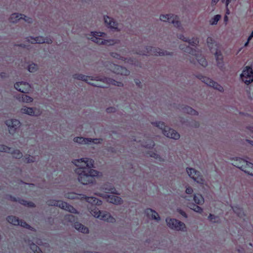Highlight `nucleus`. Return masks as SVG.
Here are the masks:
<instances>
[{"label": "nucleus", "instance_id": "a18cd8bd", "mask_svg": "<svg viewBox=\"0 0 253 253\" xmlns=\"http://www.w3.org/2000/svg\"><path fill=\"white\" fill-rule=\"evenodd\" d=\"M105 189L107 190V192L108 193L117 194L116 190L114 187H111L108 189L105 188Z\"/></svg>", "mask_w": 253, "mask_h": 253}, {"label": "nucleus", "instance_id": "4d7b16f0", "mask_svg": "<svg viewBox=\"0 0 253 253\" xmlns=\"http://www.w3.org/2000/svg\"><path fill=\"white\" fill-rule=\"evenodd\" d=\"M218 1L219 0H212L211 3L212 4H216Z\"/></svg>", "mask_w": 253, "mask_h": 253}, {"label": "nucleus", "instance_id": "a19ab883", "mask_svg": "<svg viewBox=\"0 0 253 253\" xmlns=\"http://www.w3.org/2000/svg\"><path fill=\"white\" fill-rule=\"evenodd\" d=\"M6 220L9 223L16 225V216L13 215L8 216L6 218Z\"/></svg>", "mask_w": 253, "mask_h": 253}, {"label": "nucleus", "instance_id": "f257e3e1", "mask_svg": "<svg viewBox=\"0 0 253 253\" xmlns=\"http://www.w3.org/2000/svg\"><path fill=\"white\" fill-rule=\"evenodd\" d=\"M94 160L88 158L75 159L72 163L78 167L75 170L78 174L79 181L84 185L95 182V177L98 176V171L92 169Z\"/></svg>", "mask_w": 253, "mask_h": 253}, {"label": "nucleus", "instance_id": "393cba45", "mask_svg": "<svg viewBox=\"0 0 253 253\" xmlns=\"http://www.w3.org/2000/svg\"><path fill=\"white\" fill-rule=\"evenodd\" d=\"M232 209L234 212L237 215V216L245 220V213L243 209L239 208L238 206L232 207Z\"/></svg>", "mask_w": 253, "mask_h": 253}, {"label": "nucleus", "instance_id": "0eeeda50", "mask_svg": "<svg viewBox=\"0 0 253 253\" xmlns=\"http://www.w3.org/2000/svg\"><path fill=\"white\" fill-rule=\"evenodd\" d=\"M179 48L184 52L194 56L199 63L202 66L206 67L208 65L206 58L203 57L199 56V52L196 49L191 47L189 45H186L185 44H180L179 45Z\"/></svg>", "mask_w": 253, "mask_h": 253}, {"label": "nucleus", "instance_id": "0e129e2a", "mask_svg": "<svg viewBox=\"0 0 253 253\" xmlns=\"http://www.w3.org/2000/svg\"><path fill=\"white\" fill-rule=\"evenodd\" d=\"M12 200H13V201H16V197H13V198H12Z\"/></svg>", "mask_w": 253, "mask_h": 253}, {"label": "nucleus", "instance_id": "a211bd4d", "mask_svg": "<svg viewBox=\"0 0 253 253\" xmlns=\"http://www.w3.org/2000/svg\"><path fill=\"white\" fill-rule=\"evenodd\" d=\"M27 41L29 42H30L32 43H43L44 42L47 43H51L52 42V40L50 39H44L42 36H38L35 38L33 37H28L27 38Z\"/></svg>", "mask_w": 253, "mask_h": 253}, {"label": "nucleus", "instance_id": "f8f14e48", "mask_svg": "<svg viewBox=\"0 0 253 253\" xmlns=\"http://www.w3.org/2000/svg\"><path fill=\"white\" fill-rule=\"evenodd\" d=\"M168 225L171 229H174L177 231H185L186 230V226L185 224L176 219L167 218L166 219Z\"/></svg>", "mask_w": 253, "mask_h": 253}, {"label": "nucleus", "instance_id": "c9c22d12", "mask_svg": "<svg viewBox=\"0 0 253 253\" xmlns=\"http://www.w3.org/2000/svg\"><path fill=\"white\" fill-rule=\"evenodd\" d=\"M30 247L34 253H43L40 248L35 244H31Z\"/></svg>", "mask_w": 253, "mask_h": 253}, {"label": "nucleus", "instance_id": "6e6d98bb", "mask_svg": "<svg viewBox=\"0 0 253 253\" xmlns=\"http://www.w3.org/2000/svg\"><path fill=\"white\" fill-rule=\"evenodd\" d=\"M246 141L249 143L251 145H253V140H248V139H247Z\"/></svg>", "mask_w": 253, "mask_h": 253}, {"label": "nucleus", "instance_id": "f03ea898", "mask_svg": "<svg viewBox=\"0 0 253 253\" xmlns=\"http://www.w3.org/2000/svg\"><path fill=\"white\" fill-rule=\"evenodd\" d=\"M84 199L86 202L91 204L90 213L95 217L98 218L101 220L110 223H114L116 219L109 212L106 211H100L96 205H100L102 201L94 197L85 196Z\"/></svg>", "mask_w": 253, "mask_h": 253}, {"label": "nucleus", "instance_id": "680f3d73", "mask_svg": "<svg viewBox=\"0 0 253 253\" xmlns=\"http://www.w3.org/2000/svg\"><path fill=\"white\" fill-rule=\"evenodd\" d=\"M249 42H250V41L248 40L247 42L245 43V46H247V45L248 44Z\"/></svg>", "mask_w": 253, "mask_h": 253}, {"label": "nucleus", "instance_id": "3c124183", "mask_svg": "<svg viewBox=\"0 0 253 253\" xmlns=\"http://www.w3.org/2000/svg\"><path fill=\"white\" fill-rule=\"evenodd\" d=\"M16 154H17V158L18 157H21V156H22V154L20 152V151L19 150H17V152H16Z\"/></svg>", "mask_w": 253, "mask_h": 253}, {"label": "nucleus", "instance_id": "e2e57ef3", "mask_svg": "<svg viewBox=\"0 0 253 253\" xmlns=\"http://www.w3.org/2000/svg\"><path fill=\"white\" fill-rule=\"evenodd\" d=\"M16 17H17V18H19V14L18 13H17V16H16Z\"/></svg>", "mask_w": 253, "mask_h": 253}, {"label": "nucleus", "instance_id": "5fc2aeb1", "mask_svg": "<svg viewBox=\"0 0 253 253\" xmlns=\"http://www.w3.org/2000/svg\"><path fill=\"white\" fill-rule=\"evenodd\" d=\"M25 20L28 23H31L32 22V19L30 18H28L27 19H25Z\"/></svg>", "mask_w": 253, "mask_h": 253}, {"label": "nucleus", "instance_id": "de8ad7c7", "mask_svg": "<svg viewBox=\"0 0 253 253\" xmlns=\"http://www.w3.org/2000/svg\"><path fill=\"white\" fill-rule=\"evenodd\" d=\"M186 193L188 194H191L193 193V190L192 187H188L186 188Z\"/></svg>", "mask_w": 253, "mask_h": 253}, {"label": "nucleus", "instance_id": "4468645a", "mask_svg": "<svg viewBox=\"0 0 253 253\" xmlns=\"http://www.w3.org/2000/svg\"><path fill=\"white\" fill-rule=\"evenodd\" d=\"M197 77L208 86L212 87L214 89H215L220 92L223 91V87L221 85L210 79L209 78L203 76L201 75H199L197 76Z\"/></svg>", "mask_w": 253, "mask_h": 253}, {"label": "nucleus", "instance_id": "1a4fd4ad", "mask_svg": "<svg viewBox=\"0 0 253 253\" xmlns=\"http://www.w3.org/2000/svg\"><path fill=\"white\" fill-rule=\"evenodd\" d=\"M105 33L100 32H91L90 38L91 40L98 44H103L111 45L115 44L114 41L113 40H104L100 37L105 35Z\"/></svg>", "mask_w": 253, "mask_h": 253}, {"label": "nucleus", "instance_id": "9b49d317", "mask_svg": "<svg viewBox=\"0 0 253 253\" xmlns=\"http://www.w3.org/2000/svg\"><path fill=\"white\" fill-rule=\"evenodd\" d=\"M65 220L67 221L74 223V228L80 232L83 233H88L89 229L82 223L77 221V218L72 214H68L65 216Z\"/></svg>", "mask_w": 253, "mask_h": 253}, {"label": "nucleus", "instance_id": "864d4df0", "mask_svg": "<svg viewBox=\"0 0 253 253\" xmlns=\"http://www.w3.org/2000/svg\"><path fill=\"white\" fill-rule=\"evenodd\" d=\"M253 37V31L251 33L250 36L248 38V41H250Z\"/></svg>", "mask_w": 253, "mask_h": 253}, {"label": "nucleus", "instance_id": "72a5a7b5", "mask_svg": "<svg viewBox=\"0 0 253 253\" xmlns=\"http://www.w3.org/2000/svg\"><path fill=\"white\" fill-rule=\"evenodd\" d=\"M23 159L24 162L27 163L34 162L36 161V158L34 157L31 156L30 155H25L23 157Z\"/></svg>", "mask_w": 253, "mask_h": 253}, {"label": "nucleus", "instance_id": "423d86ee", "mask_svg": "<svg viewBox=\"0 0 253 253\" xmlns=\"http://www.w3.org/2000/svg\"><path fill=\"white\" fill-rule=\"evenodd\" d=\"M235 167L240 169L245 173L253 175V164L241 158H237L233 164Z\"/></svg>", "mask_w": 253, "mask_h": 253}, {"label": "nucleus", "instance_id": "6e6552de", "mask_svg": "<svg viewBox=\"0 0 253 253\" xmlns=\"http://www.w3.org/2000/svg\"><path fill=\"white\" fill-rule=\"evenodd\" d=\"M47 204L48 206L58 207L71 213H78L77 210L72 206L61 200H49L47 201Z\"/></svg>", "mask_w": 253, "mask_h": 253}, {"label": "nucleus", "instance_id": "2f4dec72", "mask_svg": "<svg viewBox=\"0 0 253 253\" xmlns=\"http://www.w3.org/2000/svg\"><path fill=\"white\" fill-rule=\"evenodd\" d=\"M19 202L20 204L27 207L35 208L36 207L35 204L31 201H28L25 200H21Z\"/></svg>", "mask_w": 253, "mask_h": 253}, {"label": "nucleus", "instance_id": "bb28decb", "mask_svg": "<svg viewBox=\"0 0 253 253\" xmlns=\"http://www.w3.org/2000/svg\"><path fill=\"white\" fill-rule=\"evenodd\" d=\"M35 110L34 108L24 107L21 109V112L30 116H35Z\"/></svg>", "mask_w": 253, "mask_h": 253}, {"label": "nucleus", "instance_id": "4c0bfd02", "mask_svg": "<svg viewBox=\"0 0 253 253\" xmlns=\"http://www.w3.org/2000/svg\"><path fill=\"white\" fill-rule=\"evenodd\" d=\"M221 18V16L219 14H217L215 15L210 20V23L211 25H216L218 21Z\"/></svg>", "mask_w": 253, "mask_h": 253}, {"label": "nucleus", "instance_id": "e433bc0d", "mask_svg": "<svg viewBox=\"0 0 253 253\" xmlns=\"http://www.w3.org/2000/svg\"><path fill=\"white\" fill-rule=\"evenodd\" d=\"M22 100L25 103H31L33 102V99L27 95L23 94L22 96Z\"/></svg>", "mask_w": 253, "mask_h": 253}, {"label": "nucleus", "instance_id": "603ef678", "mask_svg": "<svg viewBox=\"0 0 253 253\" xmlns=\"http://www.w3.org/2000/svg\"><path fill=\"white\" fill-rule=\"evenodd\" d=\"M135 83L139 87H140V84H141V82L139 80H137V79L135 80Z\"/></svg>", "mask_w": 253, "mask_h": 253}, {"label": "nucleus", "instance_id": "79ce46f5", "mask_svg": "<svg viewBox=\"0 0 253 253\" xmlns=\"http://www.w3.org/2000/svg\"><path fill=\"white\" fill-rule=\"evenodd\" d=\"M78 195L75 193H68L65 195V198L70 199H75L78 198Z\"/></svg>", "mask_w": 253, "mask_h": 253}, {"label": "nucleus", "instance_id": "f3484780", "mask_svg": "<svg viewBox=\"0 0 253 253\" xmlns=\"http://www.w3.org/2000/svg\"><path fill=\"white\" fill-rule=\"evenodd\" d=\"M110 66L112 68V71L116 74L125 76L129 74V71L125 67L115 64H111Z\"/></svg>", "mask_w": 253, "mask_h": 253}, {"label": "nucleus", "instance_id": "58836bf2", "mask_svg": "<svg viewBox=\"0 0 253 253\" xmlns=\"http://www.w3.org/2000/svg\"><path fill=\"white\" fill-rule=\"evenodd\" d=\"M103 139L102 138H88V144L93 143L94 144H100L102 143Z\"/></svg>", "mask_w": 253, "mask_h": 253}, {"label": "nucleus", "instance_id": "c756f323", "mask_svg": "<svg viewBox=\"0 0 253 253\" xmlns=\"http://www.w3.org/2000/svg\"><path fill=\"white\" fill-rule=\"evenodd\" d=\"M193 199L194 202L199 205L202 204L204 201L203 196L199 194H195Z\"/></svg>", "mask_w": 253, "mask_h": 253}, {"label": "nucleus", "instance_id": "37998d69", "mask_svg": "<svg viewBox=\"0 0 253 253\" xmlns=\"http://www.w3.org/2000/svg\"><path fill=\"white\" fill-rule=\"evenodd\" d=\"M208 219L211 222H218V216H215L214 214L210 213L208 216Z\"/></svg>", "mask_w": 253, "mask_h": 253}, {"label": "nucleus", "instance_id": "f704fd0d", "mask_svg": "<svg viewBox=\"0 0 253 253\" xmlns=\"http://www.w3.org/2000/svg\"><path fill=\"white\" fill-rule=\"evenodd\" d=\"M38 69L37 64L32 63L30 64L28 66V70L31 73H34Z\"/></svg>", "mask_w": 253, "mask_h": 253}, {"label": "nucleus", "instance_id": "49530a36", "mask_svg": "<svg viewBox=\"0 0 253 253\" xmlns=\"http://www.w3.org/2000/svg\"><path fill=\"white\" fill-rule=\"evenodd\" d=\"M116 108L114 107H108L106 109V112L107 113H113V112H115L116 111Z\"/></svg>", "mask_w": 253, "mask_h": 253}, {"label": "nucleus", "instance_id": "052dcab7", "mask_svg": "<svg viewBox=\"0 0 253 253\" xmlns=\"http://www.w3.org/2000/svg\"><path fill=\"white\" fill-rule=\"evenodd\" d=\"M228 17L226 15H225L224 18V21L227 22L228 21Z\"/></svg>", "mask_w": 253, "mask_h": 253}, {"label": "nucleus", "instance_id": "ea45409f", "mask_svg": "<svg viewBox=\"0 0 253 253\" xmlns=\"http://www.w3.org/2000/svg\"><path fill=\"white\" fill-rule=\"evenodd\" d=\"M190 209L198 213H201L203 212L202 208L197 205L193 204Z\"/></svg>", "mask_w": 253, "mask_h": 253}, {"label": "nucleus", "instance_id": "39448f33", "mask_svg": "<svg viewBox=\"0 0 253 253\" xmlns=\"http://www.w3.org/2000/svg\"><path fill=\"white\" fill-rule=\"evenodd\" d=\"M207 42L211 52H213L214 51L213 46L214 45L215 46L214 55L217 64L219 68H222L223 65V56L221 51L218 49V46L217 44L215 42L212 38L210 37L207 38Z\"/></svg>", "mask_w": 253, "mask_h": 253}, {"label": "nucleus", "instance_id": "6ab92c4d", "mask_svg": "<svg viewBox=\"0 0 253 253\" xmlns=\"http://www.w3.org/2000/svg\"><path fill=\"white\" fill-rule=\"evenodd\" d=\"M104 19L105 23L108 27L118 30V23L113 18L106 15L104 16Z\"/></svg>", "mask_w": 253, "mask_h": 253}, {"label": "nucleus", "instance_id": "5701e85b", "mask_svg": "<svg viewBox=\"0 0 253 253\" xmlns=\"http://www.w3.org/2000/svg\"><path fill=\"white\" fill-rule=\"evenodd\" d=\"M17 90H18L21 92L25 93L28 91L29 87V84H28L24 83L22 84L21 82H17Z\"/></svg>", "mask_w": 253, "mask_h": 253}, {"label": "nucleus", "instance_id": "dca6fc26", "mask_svg": "<svg viewBox=\"0 0 253 253\" xmlns=\"http://www.w3.org/2000/svg\"><path fill=\"white\" fill-rule=\"evenodd\" d=\"M186 171L188 175L199 183H203L204 180L201 173L193 168H187Z\"/></svg>", "mask_w": 253, "mask_h": 253}, {"label": "nucleus", "instance_id": "bf43d9fd", "mask_svg": "<svg viewBox=\"0 0 253 253\" xmlns=\"http://www.w3.org/2000/svg\"><path fill=\"white\" fill-rule=\"evenodd\" d=\"M5 73H3V72H2L0 73V76L1 78H4L5 77Z\"/></svg>", "mask_w": 253, "mask_h": 253}, {"label": "nucleus", "instance_id": "c85d7f7f", "mask_svg": "<svg viewBox=\"0 0 253 253\" xmlns=\"http://www.w3.org/2000/svg\"><path fill=\"white\" fill-rule=\"evenodd\" d=\"M183 112L186 113L187 114L192 115H196L198 114V112L193 109L192 107L189 106H185L183 108Z\"/></svg>", "mask_w": 253, "mask_h": 253}, {"label": "nucleus", "instance_id": "338daca9", "mask_svg": "<svg viewBox=\"0 0 253 253\" xmlns=\"http://www.w3.org/2000/svg\"><path fill=\"white\" fill-rule=\"evenodd\" d=\"M14 87L16 88V84H14Z\"/></svg>", "mask_w": 253, "mask_h": 253}, {"label": "nucleus", "instance_id": "c03bdc74", "mask_svg": "<svg viewBox=\"0 0 253 253\" xmlns=\"http://www.w3.org/2000/svg\"><path fill=\"white\" fill-rule=\"evenodd\" d=\"M231 0H221V1L223 3H225V4H226V14H229V10L228 9V5L229 4V3L230 2Z\"/></svg>", "mask_w": 253, "mask_h": 253}, {"label": "nucleus", "instance_id": "9d476101", "mask_svg": "<svg viewBox=\"0 0 253 253\" xmlns=\"http://www.w3.org/2000/svg\"><path fill=\"white\" fill-rule=\"evenodd\" d=\"M138 54L145 55L165 56L171 55L169 52L161 49L160 48H156L150 46H147L144 51H140Z\"/></svg>", "mask_w": 253, "mask_h": 253}, {"label": "nucleus", "instance_id": "7ed1b4c3", "mask_svg": "<svg viewBox=\"0 0 253 253\" xmlns=\"http://www.w3.org/2000/svg\"><path fill=\"white\" fill-rule=\"evenodd\" d=\"M73 77L75 79L78 80L84 81L89 84L92 85L94 86H96L101 88L107 87L106 85L103 84H95L92 83L91 81H94L92 77L90 76H85L80 74H75L73 76ZM96 81H101L103 83H106L108 85L112 84L117 86H123V84L122 82H118L114 79L108 78H100V77H97L94 79Z\"/></svg>", "mask_w": 253, "mask_h": 253}, {"label": "nucleus", "instance_id": "aec40b11", "mask_svg": "<svg viewBox=\"0 0 253 253\" xmlns=\"http://www.w3.org/2000/svg\"><path fill=\"white\" fill-rule=\"evenodd\" d=\"M178 38L184 42H188L192 46H196L199 43V40L197 38H192L191 39L189 38L184 37V35L180 34L178 36Z\"/></svg>", "mask_w": 253, "mask_h": 253}, {"label": "nucleus", "instance_id": "a878e982", "mask_svg": "<svg viewBox=\"0 0 253 253\" xmlns=\"http://www.w3.org/2000/svg\"><path fill=\"white\" fill-rule=\"evenodd\" d=\"M141 145L145 148L150 149L155 146V143L153 140L147 139L145 141L142 142Z\"/></svg>", "mask_w": 253, "mask_h": 253}, {"label": "nucleus", "instance_id": "412c9836", "mask_svg": "<svg viewBox=\"0 0 253 253\" xmlns=\"http://www.w3.org/2000/svg\"><path fill=\"white\" fill-rule=\"evenodd\" d=\"M15 119L7 120L5 121V124L8 127L9 133L14 134L16 132Z\"/></svg>", "mask_w": 253, "mask_h": 253}, {"label": "nucleus", "instance_id": "2eb2a0df", "mask_svg": "<svg viewBox=\"0 0 253 253\" xmlns=\"http://www.w3.org/2000/svg\"><path fill=\"white\" fill-rule=\"evenodd\" d=\"M241 78L246 84H249L253 82V71L251 67L247 66L243 70Z\"/></svg>", "mask_w": 253, "mask_h": 253}, {"label": "nucleus", "instance_id": "cd10ccee", "mask_svg": "<svg viewBox=\"0 0 253 253\" xmlns=\"http://www.w3.org/2000/svg\"><path fill=\"white\" fill-rule=\"evenodd\" d=\"M88 138H84L83 137H76L74 138V141L82 144H87Z\"/></svg>", "mask_w": 253, "mask_h": 253}, {"label": "nucleus", "instance_id": "473e14b6", "mask_svg": "<svg viewBox=\"0 0 253 253\" xmlns=\"http://www.w3.org/2000/svg\"><path fill=\"white\" fill-rule=\"evenodd\" d=\"M14 150H12L11 148L4 145H0V152L6 153H13Z\"/></svg>", "mask_w": 253, "mask_h": 253}, {"label": "nucleus", "instance_id": "13d9d810", "mask_svg": "<svg viewBox=\"0 0 253 253\" xmlns=\"http://www.w3.org/2000/svg\"><path fill=\"white\" fill-rule=\"evenodd\" d=\"M16 18V13H13L11 14V19H13Z\"/></svg>", "mask_w": 253, "mask_h": 253}, {"label": "nucleus", "instance_id": "4be33fe9", "mask_svg": "<svg viewBox=\"0 0 253 253\" xmlns=\"http://www.w3.org/2000/svg\"><path fill=\"white\" fill-rule=\"evenodd\" d=\"M145 213L148 218H151L152 219L156 220H159L160 219L158 213L151 209H147L145 211Z\"/></svg>", "mask_w": 253, "mask_h": 253}, {"label": "nucleus", "instance_id": "8fccbe9b", "mask_svg": "<svg viewBox=\"0 0 253 253\" xmlns=\"http://www.w3.org/2000/svg\"><path fill=\"white\" fill-rule=\"evenodd\" d=\"M111 55L114 58H116L117 59H120L121 58V56L117 53L112 52L111 53Z\"/></svg>", "mask_w": 253, "mask_h": 253}, {"label": "nucleus", "instance_id": "7c9ffc66", "mask_svg": "<svg viewBox=\"0 0 253 253\" xmlns=\"http://www.w3.org/2000/svg\"><path fill=\"white\" fill-rule=\"evenodd\" d=\"M17 225L20 224V225L21 226H22L26 229L31 230H33L34 229L32 226H31L26 222L22 221L21 220H19V219L18 217H17Z\"/></svg>", "mask_w": 253, "mask_h": 253}, {"label": "nucleus", "instance_id": "774afa93", "mask_svg": "<svg viewBox=\"0 0 253 253\" xmlns=\"http://www.w3.org/2000/svg\"><path fill=\"white\" fill-rule=\"evenodd\" d=\"M11 22H12V23H15V20H12Z\"/></svg>", "mask_w": 253, "mask_h": 253}, {"label": "nucleus", "instance_id": "69168bd1", "mask_svg": "<svg viewBox=\"0 0 253 253\" xmlns=\"http://www.w3.org/2000/svg\"><path fill=\"white\" fill-rule=\"evenodd\" d=\"M16 122H17V125L19 124L20 123V122L17 120L16 121Z\"/></svg>", "mask_w": 253, "mask_h": 253}, {"label": "nucleus", "instance_id": "09e8293b", "mask_svg": "<svg viewBox=\"0 0 253 253\" xmlns=\"http://www.w3.org/2000/svg\"><path fill=\"white\" fill-rule=\"evenodd\" d=\"M178 212L181 215H182L183 217H185V218H187V214L186 213V212L185 211H183L180 210V209H178Z\"/></svg>", "mask_w": 253, "mask_h": 253}, {"label": "nucleus", "instance_id": "20e7f679", "mask_svg": "<svg viewBox=\"0 0 253 253\" xmlns=\"http://www.w3.org/2000/svg\"><path fill=\"white\" fill-rule=\"evenodd\" d=\"M153 125L162 129L163 133L167 137L177 140L180 138V134L175 130L165 126L163 122H156L152 123Z\"/></svg>", "mask_w": 253, "mask_h": 253}, {"label": "nucleus", "instance_id": "ddd939ff", "mask_svg": "<svg viewBox=\"0 0 253 253\" xmlns=\"http://www.w3.org/2000/svg\"><path fill=\"white\" fill-rule=\"evenodd\" d=\"M160 19L164 22H168L169 23H172L174 26L180 29L181 27V23L179 21V18L177 15L173 14H162L160 16Z\"/></svg>", "mask_w": 253, "mask_h": 253}, {"label": "nucleus", "instance_id": "b1692460", "mask_svg": "<svg viewBox=\"0 0 253 253\" xmlns=\"http://www.w3.org/2000/svg\"><path fill=\"white\" fill-rule=\"evenodd\" d=\"M107 201L111 203L116 205L121 204L123 202L122 199L120 197L115 195L108 196Z\"/></svg>", "mask_w": 253, "mask_h": 253}]
</instances>
